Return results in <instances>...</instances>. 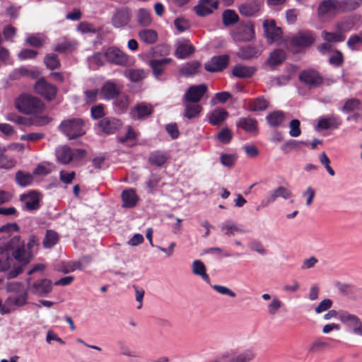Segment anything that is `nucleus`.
<instances>
[{
  "label": "nucleus",
  "mask_w": 362,
  "mask_h": 362,
  "mask_svg": "<svg viewBox=\"0 0 362 362\" xmlns=\"http://www.w3.org/2000/svg\"><path fill=\"white\" fill-rule=\"evenodd\" d=\"M85 155L86 151L78 148L72 150L66 146H59L56 149L57 160L63 164H68L73 159L81 158L84 157Z\"/></svg>",
  "instance_id": "nucleus-5"
},
{
  "label": "nucleus",
  "mask_w": 362,
  "mask_h": 362,
  "mask_svg": "<svg viewBox=\"0 0 362 362\" xmlns=\"http://www.w3.org/2000/svg\"><path fill=\"white\" fill-rule=\"evenodd\" d=\"M74 43L64 40L56 45L54 50L59 53H65L71 51L74 49Z\"/></svg>",
  "instance_id": "nucleus-59"
},
{
  "label": "nucleus",
  "mask_w": 362,
  "mask_h": 362,
  "mask_svg": "<svg viewBox=\"0 0 362 362\" xmlns=\"http://www.w3.org/2000/svg\"><path fill=\"white\" fill-rule=\"evenodd\" d=\"M232 132L228 128L221 129L217 134V139L223 144H228L232 139Z\"/></svg>",
  "instance_id": "nucleus-57"
},
{
  "label": "nucleus",
  "mask_w": 362,
  "mask_h": 362,
  "mask_svg": "<svg viewBox=\"0 0 362 362\" xmlns=\"http://www.w3.org/2000/svg\"><path fill=\"white\" fill-rule=\"evenodd\" d=\"M248 247L250 250L256 252L261 255H265L267 254V250L263 244L259 240H255L250 242Z\"/></svg>",
  "instance_id": "nucleus-55"
},
{
  "label": "nucleus",
  "mask_w": 362,
  "mask_h": 362,
  "mask_svg": "<svg viewBox=\"0 0 362 362\" xmlns=\"http://www.w3.org/2000/svg\"><path fill=\"white\" fill-rule=\"evenodd\" d=\"M200 66L198 61L187 62L180 69V73L187 77L192 76L198 73Z\"/></svg>",
  "instance_id": "nucleus-37"
},
{
  "label": "nucleus",
  "mask_w": 362,
  "mask_h": 362,
  "mask_svg": "<svg viewBox=\"0 0 362 362\" xmlns=\"http://www.w3.org/2000/svg\"><path fill=\"white\" fill-rule=\"evenodd\" d=\"M212 288L214 290H215L217 293H218L220 294L226 295L230 298L236 297V293L233 291H232L230 288H229L226 286H221V285H214V286H212Z\"/></svg>",
  "instance_id": "nucleus-62"
},
{
  "label": "nucleus",
  "mask_w": 362,
  "mask_h": 362,
  "mask_svg": "<svg viewBox=\"0 0 362 362\" xmlns=\"http://www.w3.org/2000/svg\"><path fill=\"white\" fill-rule=\"evenodd\" d=\"M192 272L200 276L206 283H209L210 279L206 272V267L201 260L197 259L192 262Z\"/></svg>",
  "instance_id": "nucleus-42"
},
{
  "label": "nucleus",
  "mask_w": 362,
  "mask_h": 362,
  "mask_svg": "<svg viewBox=\"0 0 362 362\" xmlns=\"http://www.w3.org/2000/svg\"><path fill=\"white\" fill-rule=\"evenodd\" d=\"M100 129L106 134H114L122 126L121 122L114 117H105L98 124Z\"/></svg>",
  "instance_id": "nucleus-23"
},
{
  "label": "nucleus",
  "mask_w": 362,
  "mask_h": 362,
  "mask_svg": "<svg viewBox=\"0 0 362 362\" xmlns=\"http://www.w3.org/2000/svg\"><path fill=\"white\" fill-rule=\"evenodd\" d=\"M291 197L292 192L289 189L284 186H279L269 192L266 199L261 202L260 206L264 207L276 202L278 198L286 200Z\"/></svg>",
  "instance_id": "nucleus-10"
},
{
  "label": "nucleus",
  "mask_w": 362,
  "mask_h": 362,
  "mask_svg": "<svg viewBox=\"0 0 362 362\" xmlns=\"http://www.w3.org/2000/svg\"><path fill=\"white\" fill-rule=\"evenodd\" d=\"M286 54L284 50L276 49L272 52L265 63V66L274 69L276 66L281 64L286 59Z\"/></svg>",
  "instance_id": "nucleus-25"
},
{
  "label": "nucleus",
  "mask_w": 362,
  "mask_h": 362,
  "mask_svg": "<svg viewBox=\"0 0 362 362\" xmlns=\"http://www.w3.org/2000/svg\"><path fill=\"white\" fill-rule=\"evenodd\" d=\"M362 5V0H341L339 1V9L343 11H351Z\"/></svg>",
  "instance_id": "nucleus-48"
},
{
  "label": "nucleus",
  "mask_w": 362,
  "mask_h": 362,
  "mask_svg": "<svg viewBox=\"0 0 362 362\" xmlns=\"http://www.w3.org/2000/svg\"><path fill=\"white\" fill-rule=\"evenodd\" d=\"M35 90L49 101L55 98L57 92L56 86L50 84L44 78H41L35 83Z\"/></svg>",
  "instance_id": "nucleus-11"
},
{
  "label": "nucleus",
  "mask_w": 362,
  "mask_h": 362,
  "mask_svg": "<svg viewBox=\"0 0 362 362\" xmlns=\"http://www.w3.org/2000/svg\"><path fill=\"white\" fill-rule=\"evenodd\" d=\"M44 62L46 66L51 70L59 68L61 64L58 56L53 53L47 54L45 57Z\"/></svg>",
  "instance_id": "nucleus-49"
},
{
  "label": "nucleus",
  "mask_w": 362,
  "mask_h": 362,
  "mask_svg": "<svg viewBox=\"0 0 362 362\" xmlns=\"http://www.w3.org/2000/svg\"><path fill=\"white\" fill-rule=\"evenodd\" d=\"M15 181L18 186L25 187L32 185L34 175L26 171L18 170L16 173Z\"/></svg>",
  "instance_id": "nucleus-30"
},
{
  "label": "nucleus",
  "mask_w": 362,
  "mask_h": 362,
  "mask_svg": "<svg viewBox=\"0 0 362 362\" xmlns=\"http://www.w3.org/2000/svg\"><path fill=\"white\" fill-rule=\"evenodd\" d=\"M22 209L24 211H34L40 208V194L36 191H30L20 196Z\"/></svg>",
  "instance_id": "nucleus-13"
},
{
  "label": "nucleus",
  "mask_w": 362,
  "mask_h": 362,
  "mask_svg": "<svg viewBox=\"0 0 362 362\" xmlns=\"http://www.w3.org/2000/svg\"><path fill=\"white\" fill-rule=\"evenodd\" d=\"M344 57L341 52L335 50L334 53L329 57V62L334 66H339L342 64Z\"/></svg>",
  "instance_id": "nucleus-63"
},
{
  "label": "nucleus",
  "mask_w": 362,
  "mask_h": 362,
  "mask_svg": "<svg viewBox=\"0 0 362 362\" xmlns=\"http://www.w3.org/2000/svg\"><path fill=\"white\" fill-rule=\"evenodd\" d=\"M100 92L105 100H111L119 94V89L114 82L107 81L103 86Z\"/></svg>",
  "instance_id": "nucleus-33"
},
{
  "label": "nucleus",
  "mask_w": 362,
  "mask_h": 362,
  "mask_svg": "<svg viewBox=\"0 0 362 362\" xmlns=\"http://www.w3.org/2000/svg\"><path fill=\"white\" fill-rule=\"evenodd\" d=\"M185 111L183 116L187 119H194L199 117L202 110L200 105L184 102Z\"/></svg>",
  "instance_id": "nucleus-34"
},
{
  "label": "nucleus",
  "mask_w": 362,
  "mask_h": 362,
  "mask_svg": "<svg viewBox=\"0 0 362 362\" xmlns=\"http://www.w3.org/2000/svg\"><path fill=\"white\" fill-rule=\"evenodd\" d=\"M258 11L259 6L256 3L243 4L239 6L240 13L245 16H252L257 13Z\"/></svg>",
  "instance_id": "nucleus-47"
},
{
  "label": "nucleus",
  "mask_w": 362,
  "mask_h": 362,
  "mask_svg": "<svg viewBox=\"0 0 362 362\" xmlns=\"http://www.w3.org/2000/svg\"><path fill=\"white\" fill-rule=\"evenodd\" d=\"M338 319L351 327L355 334L362 337V322L358 316L346 311H342L339 313Z\"/></svg>",
  "instance_id": "nucleus-8"
},
{
  "label": "nucleus",
  "mask_w": 362,
  "mask_h": 362,
  "mask_svg": "<svg viewBox=\"0 0 362 362\" xmlns=\"http://www.w3.org/2000/svg\"><path fill=\"white\" fill-rule=\"evenodd\" d=\"M132 17V10L127 6H122L114 11L111 23L114 28H122L129 25Z\"/></svg>",
  "instance_id": "nucleus-6"
},
{
  "label": "nucleus",
  "mask_w": 362,
  "mask_h": 362,
  "mask_svg": "<svg viewBox=\"0 0 362 362\" xmlns=\"http://www.w3.org/2000/svg\"><path fill=\"white\" fill-rule=\"evenodd\" d=\"M83 119L72 118L62 121L59 129L69 139H74L86 134Z\"/></svg>",
  "instance_id": "nucleus-3"
},
{
  "label": "nucleus",
  "mask_w": 362,
  "mask_h": 362,
  "mask_svg": "<svg viewBox=\"0 0 362 362\" xmlns=\"http://www.w3.org/2000/svg\"><path fill=\"white\" fill-rule=\"evenodd\" d=\"M173 59L171 58L153 59L149 61V66L152 69L153 76L157 78H160L165 70V67Z\"/></svg>",
  "instance_id": "nucleus-24"
},
{
  "label": "nucleus",
  "mask_w": 362,
  "mask_h": 362,
  "mask_svg": "<svg viewBox=\"0 0 362 362\" xmlns=\"http://www.w3.org/2000/svg\"><path fill=\"white\" fill-rule=\"evenodd\" d=\"M153 112L152 105L142 102L134 105L130 110L131 117L134 119H144Z\"/></svg>",
  "instance_id": "nucleus-19"
},
{
  "label": "nucleus",
  "mask_w": 362,
  "mask_h": 362,
  "mask_svg": "<svg viewBox=\"0 0 362 362\" xmlns=\"http://www.w3.org/2000/svg\"><path fill=\"white\" fill-rule=\"evenodd\" d=\"M299 79L310 88L318 87L323 81L320 74L313 69L301 71L299 74Z\"/></svg>",
  "instance_id": "nucleus-17"
},
{
  "label": "nucleus",
  "mask_w": 362,
  "mask_h": 362,
  "mask_svg": "<svg viewBox=\"0 0 362 362\" xmlns=\"http://www.w3.org/2000/svg\"><path fill=\"white\" fill-rule=\"evenodd\" d=\"M16 107L20 112L27 115L40 113L45 109L41 100L29 95H21L16 101Z\"/></svg>",
  "instance_id": "nucleus-2"
},
{
  "label": "nucleus",
  "mask_w": 362,
  "mask_h": 362,
  "mask_svg": "<svg viewBox=\"0 0 362 362\" xmlns=\"http://www.w3.org/2000/svg\"><path fill=\"white\" fill-rule=\"evenodd\" d=\"M194 52V47L189 42V40H183L177 42L175 56L177 59H185Z\"/></svg>",
  "instance_id": "nucleus-26"
},
{
  "label": "nucleus",
  "mask_w": 362,
  "mask_h": 362,
  "mask_svg": "<svg viewBox=\"0 0 362 362\" xmlns=\"http://www.w3.org/2000/svg\"><path fill=\"white\" fill-rule=\"evenodd\" d=\"M255 71L252 66L237 65L233 69V74L238 78H250Z\"/></svg>",
  "instance_id": "nucleus-40"
},
{
  "label": "nucleus",
  "mask_w": 362,
  "mask_h": 362,
  "mask_svg": "<svg viewBox=\"0 0 362 362\" xmlns=\"http://www.w3.org/2000/svg\"><path fill=\"white\" fill-rule=\"evenodd\" d=\"M221 231L223 235L230 237L236 234H243L246 230L241 224L235 223L232 220H226L219 226Z\"/></svg>",
  "instance_id": "nucleus-22"
},
{
  "label": "nucleus",
  "mask_w": 362,
  "mask_h": 362,
  "mask_svg": "<svg viewBox=\"0 0 362 362\" xmlns=\"http://www.w3.org/2000/svg\"><path fill=\"white\" fill-rule=\"evenodd\" d=\"M221 163L226 167H232L236 160V157L232 154H222L220 158Z\"/></svg>",
  "instance_id": "nucleus-64"
},
{
  "label": "nucleus",
  "mask_w": 362,
  "mask_h": 362,
  "mask_svg": "<svg viewBox=\"0 0 362 362\" xmlns=\"http://www.w3.org/2000/svg\"><path fill=\"white\" fill-rule=\"evenodd\" d=\"M53 166L48 162L40 163L34 169L33 174L34 176L43 177L49 175L52 171Z\"/></svg>",
  "instance_id": "nucleus-45"
},
{
  "label": "nucleus",
  "mask_w": 362,
  "mask_h": 362,
  "mask_svg": "<svg viewBox=\"0 0 362 362\" xmlns=\"http://www.w3.org/2000/svg\"><path fill=\"white\" fill-rule=\"evenodd\" d=\"M228 116V112L224 109H216L209 115V121L213 125H218Z\"/></svg>",
  "instance_id": "nucleus-36"
},
{
  "label": "nucleus",
  "mask_w": 362,
  "mask_h": 362,
  "mask_svg": "<svg viewBox=\"0 0 362 362\" xmlns=\"http://www.w3.org/2000/svg\"><path fill=\"white\" fill-rule=\"evenodd\" d=\"M315 42V37L310 31L299 32L291 40V45L298 49L310 46Z\"/></svg>",
  "instance_id": "nucleus-12"
},
{
  "label": "nucleus",
  "mask_w": 362,
  "mask_h": 362,
  "mask_svg": "<svg viewBox=\"0 0 362 362\" xmlns=\"http://www.w3.org/2000/svg\"><path fill=\"white\" fill-rule=\"evenodd\" d=\"M268 105L269 102L263 97L250 100L248 103L249 110L254 112L265 110Z\"/></svg>",
  "instance_id": "nucleus-41"
},
{
  "label": "nucleus",
  "mask_w": 362,
  "mask_h": 362,
  "mask_svg": "<svg viewBox=\"0 0 362 362\" xmlns=\"http://www.w3.org/2000/svg\"><path fill=\"white\" fill-rule=\"evenodd\" d=\"M218 0H199L194 10L199 16H205L213 13L214 10L218 8Z\"/></svg>",
  "instance_id": "nucleus-21"
},
{
  "label": "nucleus",
  "mask_w": 362,
  "mask_h": 362,
  "mask_svg": "<svg viewBox=\"0 0 362 362\" xmlns=\"http://www.w3.org/2000/svg\"><path fill=\"white\" fill-rule=\"evenodd\" d=\"M283 306V303L278 297L274 296L267 305V312L270 315H275Z\"/></svg>",
  "instance_id": "nucleus-52"
},
{
  "label": "nucleus",
  "mask_w": 362,
  "mask_h": 362,
  "mask_svg": "<svg viewBox=\"0 0 362 362\" xmlns=\"http://www.w3.org/2000/svg\"><path fill=\"white\" fill-rule=\"evenodd\" d=\"M360 103H361L358 99H349L345 102L344 106L341 108V111L344 112H352L358 108Z\"/></svg>",
  "instance_id": "nucleus-54"
},
{
  "label": "nucleus",
  "mask_w": 362,
  "mask_h": 362,
  "mask_svg": "<svg viewBox=\"0 0 362 362\" xmlns=\"http://www.w3.org/2000/svg\"><path fill=\"white\" fill-rule=\"evenodd\" d=\"M123 201V207L132 208L136 206L139 201V197L135 191L132 189L124 190L122 193Z\"/></svg>",
  "instance_id": "nucleus-31"
},
{
  "label": "nucleus",
  "mask_w": 362,
  "mask_h": 362,
  "mask_svg": "<svg viewBox=\"0 0 362 362\" xmlns=\"http://www.w3.org/2000/svg\"><path fill=\"white\" fill-rule=\"evenodd\" d=\"M319 160L321 163V164L325 166V169L331 176H334L335 175L334 170L331 168L329 165V158L325 152H322L320 154Z\"/></svg>",
  "instance_id": "nucleus-61"
},
{
  "label": "nucleus",
  "mask_w": 362,
  "mask_h": 362,
  "mask_svg": "<svg viewBox=\"0 0 362 362\" xmlns=\"http://www.w3.org/2000/svg\"><path fill=\"white\" fill-rule=\"evenodd\" d=\"M168 158L167 153L155 151L149 154L148 163L152 165L160 167L166 163Z\"/></svg>",
  "instance_id": "nucleus-32"
},
{
  "label": "nucleus",
  "mask_w": 362,
  "mask_h": 362,
  "mask_svg": "<svg viewBox=\"0 0 362 362\" xmlns=\"http://www.w3.org/2000/svg\"><path fill=\"white\" fill-rule=\"evenodd\" d=\"M28 292L22 291L19 294L9 296L5 300V308L9 310V314L18 308L22 307L28 303Z\"/></svg>",
  "instance_id": "nucleus-16"
},
{
  "label": "nucleus",
  "mask_w": 362,
  "mask_h": 362,
  "mask_svg": "<svg viewBox=\"0 0 362 362\" xmlns=\"http://www.w3.org/2000/svg\"><path fill=\"white\" fill-rule=\"evenodd\" d=\"M222 20L225 26H230L238 21L239 17L235 11L226 9L222 13Z\"/></svg>",
  "instance_id": "nucleus-43"
},
{
  "label": "nucleus",
  "mask_w": 362,
  "mask_h": 362,
  "mask_svg": "<svg viewBox=\"0 0 362 362\" xmlns=\"http://www.w3.org/2000/svg\"><path fill=\"white\" fill-rule=\"evenodd\" d=\"M337 28L339 30L337 32H327L326 30H323L321 34L322 39L328 42H343L345 40V35L341 30L342 25L341 24H338Z\"/></svg>",
  "instance_id": "nucleus-29"
},
{
  "label": "nucleus",
  "mask_w": 362,
  "mask_h": 362,
  "mask_svg": "<svg viewBox=\"0 0 362 362\" xmlns=\"http://www.w3.org/2000/svg\"><path fill=\"white\" fill-rule=\"evenodd\" d=\"M235 357L240 362H250L255 357V353L252 349H245L239 352Z\"/></svg>",
  "instance_id": "nucleus-53"
},
{
  "label": "nucleus",
  "mask_w": 362,
  "mask_h": 362,
  "mask_svg": "<svg viewBox=\"0 0 362 362\" xmlns=\"http://www.w3.org/2000/svg\"><path fill=\"white\" fill-rule=\"evenodd\" d=\"M105 59L110 64L127 66L130 64V57L117 47H110L104 52Z\"/></svg>",
  "instance_id": "nucleus-4"
},
{
  "label": "nucleus",
  "mask_w": 362,
  "mask_h": 362,
  "mask_svg": "<svg viewBox=\"0 0 362 362\" xmlns=\"http://www.w3.org/2000/svg\"><path fill=\"white\" fill-rule=\"evenodd\" d=\"M235 125L238 128L242 129L246 133L253 136L257 135L259 132L257 120L250 116L238 118Z\"/></svg>",
  "instance_id": "nucleus-18"
},
{
  "label": "nucleus",
  "mask_w": 362,
  "mask_h": 362,
  "mask_svg": "<svg viewBox=\"0 0 362 362\" xmlns=\"http://www.w3.org/2000/svg\"><path fill=\"white\" fill-rule=\"evenodd\" d=\"M138 35L146 44H153L158 40V33L153 29H143L139 32Z\"/></svg>",
  "instance_id": "nucleus-39"
},
{
  "label": "nucleus",
  "mask_w": 362,
  "mask_h": 362,
  "mask_svg": "<svg viewBox=\"0 0 362 362\" xmlns=\"http://www.w3.org/2000/svg\"><path fill=\"white\" fill-rule=\"evenodd\" d=\"M300 122L298 119H292L289 123V135L292 137H298L301 134L300 128Z\"/></svg>",
  "instance_id": "nucleus-56"
},
{
  "label": "nucleus",
  "mask_w": 362,
  "mask_h": 362,
  "mask_svg": "<svg viewBox=\"0 0 362 362\" xmlns=\"http://www.w3.org/2000/svg\"><path fill=\"white\" fill-rule=\"evenodd\" d=\"M341 124V119L334 115L327 117H320L317 122V128L326 130L330 128L337 129Z\"/></svg>",
  "instance_id": "nucleus-27"
},
{
  "label": "nucleus",
  "mask_w": 362,
  "mask_h": 362,
  "mask_svg": "<svg viewBox=\"0 0 362 362\" xmlns=\"http://www.w3.org/2000/svg\"><path fill=\"white\" fill-rule=\"evenodd\" d=\"M358 44H362V31L360 32L358 35H351L346 42L347 46L351 50H356V46Z\"/></svg>",
  "instance_id": "nucleus-58"
},
{
  "label": "nucleus",
  "mask_w": 362,
  "mask_h": 362,
  "mask_svg": "<svg viewBox=\"0 0 362 362\" xmlns=\"http://www.w3.org/2000/svg\"><path fill=\"white\" fill-rule=\"evenodd\" d=\"M229 59L228 54L214 56L205 63L204 68L209 72L221 71L228 65Z\"/></svg>",
  "instance_id": "nucleus-15"
},
{
  "label": "nucleus",
  "mask_w": 362,
  "mask_h": 362,
  "mask_svg": "<svg viewBox=\"0 0 362 362\" xmlns=\"http://www.w3.org/2000/svg\"><path fill=\"white\" fill-rule=\"evenodd\" d=\"M231 35L233 40L237 42L250 41L255 36L253 26L249 22L240 23L232 31Z\"/></svg>",
  "instance_id": "nucleus-7"
},
{
  "label": "nucleus",
  "mask_w": 362,
  "mask_h": 362,
  "mask_svg": "<svg viewBox=\"0 0 362 362\" xmlns=\"http://www.w3.org/2000/svg\"><path fill=\"white\" fill-rule=\"evenodd\" d=\"M5 151V148L0 149V168L10 170L15 167L16 160L13 158L4 155V152Z\"/></svg>",
  "instance_id": "nucleus-44"
},
{
  "label": "nucleus",
  "mask_w": 362,
  "mask_h": 362,
  "mask_svg": "<svg viewBox=\"0 0 362 362\" xmlns=\"http://www.w3.org/2000/svg\"><path fill=\"white\" fill-rule=\"evenodd\" d=\"M30 292L37 296H47L52 290V281L47 279H38L30 287Z\"/></svg>",
  "instance_id": "nucleus-20"
},
{
  "label": "nucleus",
  "mask_w": 362,
  "mask_h": 362,
  "mask_svg": "<svg viewBox=\"0 0 362 362\" xmlns=\"http://www.w3.org/2000/svg\"><path fill=\"white\" fill-rule=\"evenodd\" d=\"M207 91L205 84L191 86L185 92L183 100L185 103H197Z\"/></svg>",
  "instance_id": "nucleus-9"
},
{
  "label": "nucleus",
  "mask_w": 362,
  "mask_h": 362,
  "mask_svg": "<svg viewBox=\"0 0 362 362\" xmlns=\"http://www.w3.org/2000/svg\"><path fill=\"white\" fill-rule=\"evenodd\" d=\"M58 240L59 236L57 233L52 230H47L42 244L44 247L51 248L57 243Z\"/></svg>",
  "instance_id": "nucleus-46"
},
{
  "label": "nucleus",
  "mask_w": 362,
  "mask_h": 362,
  "mask_svg": "<svg viewBox=\"0 0 362 362\" xmlns=\"http://www.w3.org/2000/svg\"><path fill=\"white\" fill-rule=\"evenodd\" d=\"M337 10H340L339 1L338 0H325L318 7V13L320 16L334 13Z\"/></svg>",
  "instance_id": "nucleus-28"
},
{
  "label": "nucleus",
  "mask_w": 362,
  "mask_h": 362,
  "mask_svg": "<svg viewBox=\"0 0 362 362\" xmlns=\"http://www.w3.org/2000/svg\"><path fill=\"white\" fill-rule=\"evenodd\" d=\"M138 24L141 26L147 27L152 23V18L150 12L144 8H139L136 15Z\"/></svg>",
  "instance_id": "nucleus-38"
},
{
  "label": "nucleus",
  "mask_w": 362,
  "mask_h": 362,
  "mask_svg": "<svg viewBox=\"0 0 362 362\" xmlns=\"http://www.w3.org/2000/svg\"><path fill=\"white\" fill-rule=\"evenodd\" d=\"M258 53V50L255 47L247 45L240 49L238 55L240 58L248 59L254 57Z\"/></svg>",
  "instance_id": "nucleus-51"
},
{
  "label": "nucleus",
  "mask_w": 362,
  "mask_h": 362,
  "mask_svg": "<svg viewBox=\"0 0 362 362\" xmlns=\"http://www.w3.org/2000/svg\"><path fill=\"white\" fill-rule=\"evenodd\" d=\"M170 53V46L165 45V44H160L157 46H156L153 49V54L155 56H160V57H165L169 55Z\"/></svg>",
  "instance_id": "nucleus-60"
},
{
  "label": "nucleus",
  "mask_w": 362,
  "mask_h": 362,
  "mask_svg": "<svg viewBox=\"0 0 362 362\" xmlns=\"http://www.w3.org/2000/svg\"><path fill=\"white\" fill-rule=\"evenodd\" d=\"M263 28L264 30V35L267 39L269 43L278 42L281 40L282 36V30L281 28L276 25L274 20H266L263 23Z\"/></svg>",
  "instance_id": "nucleus-14"
},
{
  "label": "nucleus",
  "mask_w": 362,
  "mask_h": 362,
  "mask_svg": "<svg viewBox=\"0 0 362 362\" xmlns=\"http://www.w3.org/2000/svg\"><path fill=\"white\" fill-rule=\"evenodd\" d=\"M8 247L14 259L23 266L28 264L33 257V255L30 250L26 249L25 244L20 236L11 238L8 242Z\"/></svg>",
  "instance_id": "nucleus-1"
},
{
  "label": "nucleus",
  "mask_w": 362,
  "mask_h": 362,
  "mask_svg": "<svg viewBox=\"0 0 362 362\" xmlns=\"http://www.w3.org/2000/svg\"><path fill=\"white\" fill-rule=\"evenodd\" d=\"M125 76L132 82H138L146 77V73L143 69H129Z\"/></svg>",
  "instance_id": "nucleus-50"
},
{
  "label": "nucleus",
  "mask_w": 362,
  "mask_h": 362,
  "mask_svg": "<svg viewBox=\"0 0 362 362\" xmlns=\"http://www.w3.org/2000/svg\"><path fill=\"white\" fill-rule=\"evenodd\" d=\"M266 120L272 127H279L284 122L285 113L280 110L274 111L266 117Z\"/></svg>",
  "instance_id": "nucleus-35"
}]
</instances>
